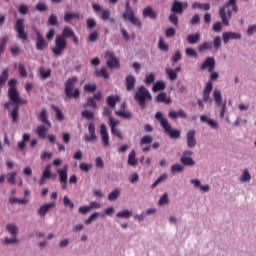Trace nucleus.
Returning <instances> with one entry per match:
<instances>
[{
  "instance_id": "1",
  "label": "nucleus",
  "mask_w": 256,
  "mask_h": 256,
  "mask_svg": "<svg viewBox=\"0 0 256 256\" xmlns=\"http://www.w3.org/2000/svg\"><path fill=\"white\" fill-rule=\"evenodd\" d=\"M8 102H5L4 109L6 111L11 110V105H14L13 109L10 112V117L13 123L19 121V105H27V100L21 98L19 91L17 90V80L10 79L8 81Z\"/></svg>"
},
{
  "instance_id": "2",
  "label": "nucleus",
  "mask_w": 256,
  "mask_h": 256,
  "mask_svg": "<svg viewBox=\"0 0 256 256\" xmlns=\"http://www.w3.org/2000/svg\"><path fill=\"white\" fill-rule=\"evenodd\" d=\"M155 119L159 121L161 127L164 129L165 133L169 135L170 139H179V137H181V130L173 129L169 125V120L163 116V112H156Z\"/></svg>"
},
{
  "instance_id": "3",
  "label": "nucleus",
  "mask_w": 256,
  "mask_h": 256,
  "mask_svg": "<svg viewBox=\"0 0 256 256\" xmlns=\"http://www.w3.org/2000/svg\"><path fill=\"white\" fill-rule=\"evenodd\" d=\"M77 81V76H74L69 78L65 82L64 93L68 99H79L81 97V90H79V88H75V85H77Z\"/></svg>"
},
{
  "instance_id": "4",
  "label": "nucleus",
  "mask_w": 256,
  "mask_h": 256,
  "mask_svg": "<svg viewBox=\"0 0 256 256\" xmlns=\"http://www.w3.org/2000/svg\"><path fill=\"white\" fill-rule=\"evenodd\" d=\"M232 5H237V0H228L223 6L219 9V17L222 21V24L225 27H229V21L231 20L232 13L229 9Z\"/></svg>"
},
{
  "instance_id": "5",
  "label": "nucleus",
  "mask_w": 256,
  "mask_h": 256,
  "mask_svg": "<svg viewBox=\"0 0 256 256\" xmlns=\"http://www.w3.org/2000/svg\"><path fill=\"white\" fill-rule=\"evenodd\" d=\"M135 101H138L141 109H145L147 107V104L145 103L148 99V101H151L153 97L151 96V93H149V90L145 88V86H140L134 96Z\"/></svg>"
},
{
  "instance_id": "6",
  "label": "nucleus",
  "mask_w": 256,
  "mask_h": 256,
  "mask_svg": "<svg viewBox=\"0 0 256 256\" xmlns=\"http://www.w3.org/2000/svg\"><path fill=\"white\" fill-rule=\"evenodd\" d=\"M67 49V39H64L61 36H56L55 38V47L52 48V53L55 57L63 55V51Z\"/></svg>"
},
{
  "instance_id": "7",
  "label": "nucleus",
  "mask_w": 256,
  "mask_h": 256,
  "mask_svg": "<svg viewBox=\"0 0 256 256\" xmlns=\"http://www.w3.org/2000/svg\"><path fill=\"white\" fill-rule=\"evenodd\" d=\"M14 29H15L16 33L18 34L17 35L18 39H20L21 41H28L29 36H28L27 32H25V20L18 19L16 21Z\"/></svg>"
},
{
  "instance_id": "8",
  "label": "nucleus",
  "mask_w": 256,
  "mask_h": 256,
  "mask_svg": "<svg viewBox=\"0 0 256 256\" xmlns=\"http://www.w3.org/2000/svg\"><path fill=\"white\" fill-rule=\"evenodd\" d=\"M122 17L124 21H130L132 25H135V27H138V29H141L142 23L141 20L135 16V12L132 10H125L122 14Z\"/></svg>"
},
{
  "instance_id": "9",
  "label": "nucleus",
  "mask_w": 256,
  "mask_h": 256,
  "mask_svg": "<svg viewBox=\"0 0 256 256\" xmlns=\"http://www.w3.org/2000/svg\"><path fill=\"white\" fill-rule=\"evenodd\" d=\"M105 59H107L106 65L109 67V69H119L121 66L119 63V58L115 56L114 52L106 51Z\"/></svg>"
},
{
  "instance_id": "10",
  "label": "nucleus",
  "mask_w": 256,
  "mask_h": 256,
  "mask_svg": "<svg viewBox=\"0 0 256 256\" xmlns=\"http://www.w3.org/2000/svg\"><path fill=\"white\" fill-rule=\"evenodd\" d=\"M187 7H189V3L174 0L171 6V11L172 13H176L177 15H181L183 14V11L187 9Z\"/></svg>"
},
{
  "instance_id": "11",
  "label": "nucleus",
  "mask_w": 256,
  "mask_h": 256,
  "mask_svg": "<svg viewBox=\"0 0 256 256\" xmlns=\"http://www.w3.org/2000/svg\"><path fill=\"white\" fill-rule=\"evenodd\" d=\"M192 155H193V151L191 150L184 151L180 159L182 165H184L185 167H193L195 165V160L191 158Z\"/></svg>"
},
{
  "instance_id": "12",
  "label": "nucleus",
  "mask_w": 256,
  "mask_h": 256,
  "mask_svg": "<svg viewBox=\"0 0 256 256\" xmlns=\"http://www.w3.org/2000/svg\"><path fill=\"white\" fill-rule=\"evenodd\" d=\"M196 135L197 131L195 129H191L186 133V144L189 149L197 147V138H195Z\"/></svg>"
},
{
  "instance_id": "13",
  "label": "nucleus",
  "mask_w": 256,
  "mask_h": 256,
  "mask_svg": "<svg viewBox=\"0 0 256 256\" xmlns=\"http://www.w3.org/2000/svg\"><path fill=\"white\" fill-rule=\"evenodd\" d=\"M100 137L102 145L104 147H110L111 143L109 142V132L107 131V125H105V123L100 125Z\"/></svg>"
},
{
  "instance_id": "14",
  "label": "nucleus",
  "mask_w": 256,
  "mask_h": 256,
  "mask_svg": "<svg viewBox=\"0 0 256 256\" xmlns=\"http://www.w3.org/2000/svg\"><path fill=\"white\" fill-rule=\"evenodd\" d=\"M88 132L90 135H84L85 143H93V141H97V134H95V124H93V122L88 124Z\"/></svg>"
},
{
  "instance_id": "15",
  "label": "nucleus",
  "mask_w": 256,
  "mask_h": 256,
  "mask_svg": "<svg viewBox=\"0 0 256 256\" xmlns=\"http://www.w3.org/2000/svg\"><path fill=\"white\" fill-rule=\"evenodd\" d=\"M201 71H205L208 69L209 73H213L215 71V58L207 57L200 66Z\"/></svg>"
},
{
  "instance_id": "16",
  "label": "nucleus",
  "mask_w": 256,
  "mask_h": 256,
  "mask_svg": "<svg viewBox=\"0 0 256 256\" xmlns=\"http://www.w3.org/2000/svg\"><path fill=\"white\" fill-rule=\"evenodd\" d=\"M211 91H213V82L208 81L203 90L204 103H212L213 102V99H211Z\"/></svg>"
},
{
  "instance_id": "17",
  "label": "nucleus",
  "mask_w": 256,
  "mask_h": 256,
  "mask_svg": "<svg viewBox=\"0 0 256 256\" xmlns=\"http://www.w3.org/2000/svg\"><path fill=\"white\" fill-rule=\"evenodd\" d=\"M49 47V43L45 41V38H43V34H40L39 32L36 33V49L37 51H43Z\"/></svg>"
},
{
  "instance_id": "18",
  "label": "nucleus",
  "mask_w": 256,
  "mask_h": 256,
  "mask_svg": "<svg viewBox=\"0 0 256 256\" xmlns=\"http://www.w3.org/2000/svg\"><path fill=\"white\" fill-rule=\"evenodd\" d=\"M222 39L224 43H229L231 39H234V40L241 39V34L237 32H224L222 34Z\"/></svg>"
},
{
  "instance_id": "19",
  "label": "nucleus",
  "mask_w": 256,
  "mask_h": 256,
  "mask_svg": "<svg viewBox=\"0 0 256 256\" xmlns=\"http://www.w3.org/2000/svg\"><path fill=\"white\" fill-rule=\"evenodd\" d=\"M126 91H133L135 89V84L137 83V79L133 75L126 76Z\"/></svg>"
},
{
  "instance_id": "20",
  "label": "nucleus",
  "mask_w": 256,
  "mask_h": 256,
  "mask_svg": "<svg viewBox=\"0 0 256 256\" xmlns=\"http://www.w3.org/2000/svg\"><path fill=\"white\" fill-rule=\"evenodd\" d=\"M53 207H55V203H47L42 205L38 210L40 217H45L47 213H49V210L53 209Z\"/></svg>"
},
{
  "instance_id": "21",
  "label": "nucleus",
  "mask_w": 256,
  "mask_h": 256,
  "mask_svg": "<svg viewBox=\"0 0 256 256\" xmlns=\"http://www.w3.org/2000/svg\"><path fill=\"white\" fill-rule=\"evenodd\" d=\"M143 17H149V19H152L155 21L157 19V12L151 8V6H148L144 8L142 12Z\"/></svg>"
},
{
  "instance_id": "22",
  "label": "nucleus",
  "mask_w": 256,
  "mask_h": 256,
  "mask_svg": "<svg viewBox=\"0 0 256 256\" xmlns=\"http://www.w3.org/2000/svg\"><path fill=\"white\" fill-rule=\"evenodd\" d=\"M39 121L44 123V125H46L48 128H51V121H49L47 109H42L39 115Z\"/></svg>"
},
{
  "instance_id": "23",
  "label": "nucleus",
  "mask_w": 256,
  "mask_h": 256,
  "mask_svg": "<svg viewBox=\"0 0 256 256\" xmlns=\"http://www.w3.org/2000/svg\"><path fill=\"white\" fill-rule=\"evenodd\" d=\"M69 165L65 164L62 169H58L57 173L59 175V181H67L68 178Z\"/></svg>"
},
{
  "instance_id": "24",
  "label": "nucleus",
  "mask_w": 256,
  "mask_h": 256,
  "mask_svg": "<svg viewBox=\"0 0 256 256\" xmlns=\"http://www.w3.org/2000/svg\"><path fill=\"white\" fill-rule=\"evenodd\" d=\"M168 115L170 119H177L178 117H180L181 119H187V113H185V110L183 109H180L178 112L170 111Z\"/></svg>"
},
{
  "instance_id": "25",
  "label": "nucleus",
  "mask_w": 256,
  "mask_h": 256,
  "mask_svg": "<svg viewBox=\"0 0 256 256\" xmlns=\"http://www.w3.org/2000/svg\"><path fill=\"white\" fill-rule=\"evenodd\" d=\"M72 19H83V16H81L79 12H76V13L66 12L64 15L65 23H70Z\"/></svg>"
},
{
  "instance_id": "26",
  "label": "nucleus",
  "mask_w": 256,
  "mask_h": 256,
  "mask_svg": "<svg viewBox=\"0 0 256 256\" xmlns=\"http://www.w3.org/2000/svg\"><path fill=\"white\" fill-rule=\"evenodd\" d=\"M51 167H52V165L48 164L44 168L43 173H42L43 179H55V177H57V174L51 173Z\"/></svg>"
},
{
  "instance_id": "27",
  "label": "nucleus",
  "mask_w": 256,
  "mask_h": 256,
  "mask_svg": "<svg viewBox=\"0 0 256 256\" xmlns=\"http://www.w3.org/2000/svg\"><path fill=\"white\" fill-rule=\"evenodd\" d=\"M50 129L51 128H49V126L47 125H41L37 127L36 133L38 137H40L41 139H45V137H47V131H49Z\"/></svg>"
},
{
  "instance_id": "28",
  "label": "nucleus",
  "mask_w": 256,
  "mask_h": 256,
  "mask_svg": "<svg viewBox=\"0 0 256 256\" xmlns=\"http://www.w3.org/2000/svg\"><path fill=\"white\" fill-rule=\"evenodd\" d=\"M9 79V69L5 68L2 70L0 75V95H1V87L7 83V80Z\"/></svg>"
},
{
  "instance_id": "29",
  "label": "nucleus",
  "mask_w": 256,
  "mask_h": 256,
  "mask_svg": "<svg viewBox=\"0 0 256 256\" xmlns=\"http://www.w3.org/2000/svg\"><path fill=\"white\" fill-rule=\"evenodd\" d=\"M192 9H200L201 11H209L211 9L210 3H200V2H194L192 4Z\"/></svg>"
},
{
  "instance_id": "30",
  "label": "nucleus",
  "mask_w": 256,
  "mask_h": 256,
  "mask_svg": "<svg viewBox=\"0 0 256 256\" xmlns=\"http://www.w3.org/2000/svg\"><path fill=\"white\" fill-rule=\"evenodd\" d=\"M121 98L116 95V96H108L107 99H106V103L109 107H111L112 109H115L118 101H120Z\"/></svg>"
},
{
  "instance_id": "31",
  "label": "nucleus",
  "mask_w": 256,
  "mask_h": 256,
  "mask_svg": "<svg viewBox=\"0 0 256 256\" xmlns=\"http://www.w3.org/2000/svg\"><path fill=\"white\" fill-rule=\"evenodd\" d=\"M187 41L190 45H195L201 41V34L199 33L189 34L187 36Z\"/></svg>"
},
{
  "instance_id": "32",
  "label": "nucleus",
  "mask_w": 256,
  "mask_h": 256,
  "mask_svg": "<svg viewBox=\"0 0 256 256\" xmlns=\"http://www.w3.org/2000/svg\"><path fill=\"white\" fill-rule=\"evenodd\" d=\"M213 98L218 107L223 105V96L221 95V90L215 89L213 92Z\"/></svg>"
},
{
  "instance_id": "33",
  "label": "nucleus",
  "mask_w": 256,
  "mask_h": 256,
  "mask_svg": "<svg viewBox=\"0 0 256 256\" xmlns=\"http://www.w3.org/2000/svg\"><path fill=\"white\" fill-rule=\"evenodd\" d=\"M157 103H165L166 105L171 104V98H167V94L165 92H161L156 97Z\"/></svg>"
},
{
  "instance_id": "34",
  "label": "nucleus",
  "mask_w": 256,
  "mask_h": 256,
  "mask_svg": "<svg viewBox=\"0 0 256 256\" xmlns=\"http://www.w3.org/2000/svg\"><path fill=\"white\" fill-rule=\"evenodd\" d=\"M75 34V31L69 26L64 27L62 30V35H58L59 37H63V39H69Z\"/></svg>"
},
{
  "instance_id": "35",
  "label": "nucleus",
  "mask_w": 256,
  "mask_h": 256,
  "mask_svg": "<svg viewBox=\"0 0 256 256\" xmlns=\"http://www.w3.org/2000/svg\"><path fill=\"white\" fill-rule=\"evenodd\" d=\"M128 165H131V167L137 165V153L135 150H132L128 155Z\"/></svg>"
},
{
  "instance_id": "36",
  "label": "nucleus",
  "mask_w": 256,
  "mask_h": 256,
  "mask_svg": "<svg viewBox=\"0 0 256 256\" xmlns=\"http://www.w3.org/2000/svg\"><path fill=\"white\" fill-rule=\"evenodd\" d=\"M6 231H8V233H11L12 237H17V233H19V228H17V225L15 224H7Z\"/></svg>"
},
{
  "instance_id": "37",
  "label": "nucleus",
  "mask_w": 256,
  "mask_h": 256,
  "mask_svg": "<svg viewBox=\"0 0 256 256\" xmlns=\"http://www.w3.org/2000/svg\"><path fill=\"white\" fill-rule=\"evenodd\" d=\"M47 25H50L51 27H59L57 15L51 14L48 18Z\"/></svg>"
},
{
  "instance_id": "38",
  "label": "nucleus",
  "mask_w": 256,
  "mask_h": 256,
  "mask_svg": "<svg viewBox=\"0 0 256 256\" xmlns=\"http://www.w3.org/2000/svg\"><path fill=\"white\" fill-rule=\"evenodd\" d=\"M166 84L163 81H157L152 87V91L157 93V91H165Z\"/></svg>"
},
{
  "instance_id": "39",
  "label": "nucleus",
  "mask_w": 256,
  "mask_h": 256,
  "mask_svg": "<svg viewBox=\"0 0 256 256\" xmlns=\"http://www.w3.org/2000/svg\"><path fill=\"white\" fill-rule=\"evenodd\" d=\"M51 108L56 113V119L58 121H63L65 119V115H63V111H61V109H59L58 106L52 105Z\"/></svg>"
},
{
  "instance_id": "40",
  "label": "nucleus",
  "mask_w": 256,
  "mask_h": 256,
  "mask_svg": "<svg viewBox=\"0 0 256 256\" xmlns=\"http://www.w3.org/2000/svg\"><path fill=\"white\" fill-rule=\"evenodd\" d=\"M115 115L122 117V119H133V114L131 112H125L123 110L115 111Z\"/></svg>"
},
{
  "instance_id": "41",
  "label": "nucleus",
  "mask_w": 256,
  "mask_h": 256,
  "mask_svg": "<svg viewBox=\"0 0 256 256\" xmlns=\"http://www.w3.org/2000/svg\"><path fill=\"white\" fill-rule=\"evenodd\" d=\"M119 195H121V190L115 189L109 193L108 200L109 201H117V199H119Z\"/></svg>"
},
{
  "instance_id": "42",
  "label": "nucleus",
  "mask_w": 256,
  "mask_h": 256,
  "mask_svg": "<svg viewBox=\"0 0 256 256\" xmlns=\"http://www.w3.org/2000/svg\"><path fill=\"white\" fill-rule=\"evenodd\" d=\"M207 49H213V42H204L198 46V51L200 53L207 51Z\"/></svg>"
},
{
  "instance_id": "43",
  "label": "nucleus",
  "mask_w": 256,
  "mask_h": 256,
  "mask_svg": "<svg viewBox=\"0 0 256 256\" xmlns=\"http://www.w3.org/2000/svg\"><path fill=\"white\" fill-rule=\"evenodd\" d=\"M81 115L84 119H88V121L95 119V112L91 110H84L81 112Z\"/></svg>"
},
{
  "instance_id": "44",
  "label": "nucleus",
  "mask_w": 256,
  "mask_h": 256,
  "mask_svg": "<svg viewBox=\"0 0 256 256\" xmlns=\"http://www.w3.org/2000/svg\"><path fill=\"white\" fill-rule=\"evenodd\" d=\"M84 107H90L91 109H97V102H95V98L88 97Z\"/></svg>"
},
{
  "instance_id": "45",
  "label": "nucleus",
  "mask_w": 256,
  "mask_h": 256,
  "mask_svg": "<svg viewBox=\"0 0 256 256\" xmlns=\"http://www.w3.org/2000/svg\"><path fill=\"white\" fill-rule=\"evenodd\" d=\"M158 49H160V51H164L165 53L169 51V45L165 43V40H163L162 37L159 38Z\"/></svg>"
},
{
  "instance_id": "46",
  "label": "nucleus",
  "mask_w": 256,
  "mask_h": 256,
  "mask_svg": "<svg viewBox=\"0 0 256 256\" xmlns=\"http://www.w3.org/2000/svg\"><path fill=\"white\" fill-rule=\"evenodd\" d=\"M97 77H103L104 79H109V72H107V68L102 67L100 70H96Z\"/></svg>"
},
{
  "instance_id": "47",
  "label": "nucleus",
  "mask_w": 256,
  "mask_h": 256,
  "mask_svg": "<svg viewBox=\"0 0 256 256\" xmlns=\"http://www.w3.org/2000/svg\"><path fill=\"white\" fill-rule=\"evenodd\" d=\"M151 143H153V137L149 136V135H145L141 138L140 140V145H151Z\"/></svg>"
},
{
  "instance_id": "48",
  "label": "nucleus",
  "mask_w": 256,
  "mask_h": 256,
  "mask_svg": "<svg viewBox=\"0 0 256 256\" xmlns=\"http://www.w3.org/2000/svg\"><path fill=\"white\" fill-rule=\"evenodd\" d=\"M166 74L168 75L170 81H175L177 79V71L171 68L166 69Z\"/></svg>"
},
{
  "instance_id": "49",
  "label": "nucleus",
  "mask_w": 256,
  "mask_h": 256,
  "mask_svg": "<svg viewBox=\"0 0 256 256\" xmlns=\"http://www.w3.org/2000/svg\"><path fill=\"white\" fill-rule=\"evenodd\" d=\"M116 217H118L119 219H129V217H131V212L129 210H123L121 212H118L116 214Z\"/></svg>"
},
{
  "instance_id": "50",
  "label": "nucleus",
  "mask_w": 256,
  "mask_h": 256,
  "mask_svg": "<svg viewBox=\"0 0 256 256\" xmlns=\"http://www.w3.org/2000/svg\"><path fill=\"white\" fill-rule=\"evenodd\" d=\"M84 91H86V93H95L97 91V84L84 85Z\"/></svg>"
},
{
  "instance_id": "51",
  "label": "nucleus",
  "mask_w": 256,
  "mask_h": 256,
  "mask_svg": "<svg viewBox=\"0 0 256 256\" xmlns=\"http://www.w3.org/2000/svg\"><path fill=\"white\" fill-rule=\"evenodd\" d=\"M63 205L64 207H69V209H75V204L69 199V196H64Z\"/></svg>"
},
{
  "instance_id": "52",
  "label": "nucleus",
  "mask_w": 256,
  "mask_h": 256,
  "mask_svg": "<svg viewBox=\"0 0 256 256\" xmlns=\"http://www.w3.org/2000/svg\"><path fill=\"white\" fill-rule=\"evenodd\" d=\"M185 167H183V165L181 164H173L171 166V171L172 173H182V171H184Z\"/></svg>"
},
{
  "instance_id": "53",
  "label": "nucleus",
  "mask_w": 256,
  "mask_h": 256,
  "mask_svg": "<svg viewBox=\"0 0 256 256\" xmlns=\"http://www.w3.org/2000/svg\"><path fill=\"white\" fill-rule=\"evenodd\" d=\"M15 177H17V172H10L7 174V182L10 185H15Z\"/></svg>"
},
{
  "instance_id": "54",
  "label": "nucleus",
  "mask_w": 256,
  "mask_h": 256,
  "mask_svg": "<svg viewBox=\"0 0 256 256\" xmlns=\"http://www.w3.org/2000/svg\"><path fill=\"white\" fill-rule=\"evenodd\" d=\"M99 217V213L94 212L92 213L88 219H86L84 221L85 225H91V223H93V221H95V219H97Z\"/></svg>"
},
{
  "instance_id": "55",
  "label": "nucleus",
  "mask_w": 256,
  "mask_h": 256,
  "mask_svg": "<svg viewBox=\"0 0 256 256\" xmlns=\"http://www.w3.org/2000/svg\"><path fill=\"white\" fill-rule=\"evenodd\" d=\"M169 21H170V23H172V25H175V26L179 25V17L177 16V14L175 12H173L169 16Z\"/></svg>"
},
{
  "instance_id": "56",
  "label": "nucleus",
  "mask_w": 256,
  "mask_h": 256,
  "mask_svg": "<svg viewBox=\"0 0 256 256\" xmlns=\"http://www.w3.org/2000/svg\"><path fill=\"white\" fill-rule=\"evenodd\" d=\"M167 179V174H162L160 177L157 178V180L151 185V189H155L157 185H159L162 181H165Z\"/></svg>"
},
{
  "instance_id": "57",
  "label": "nucleus",
  "mask_w": 256,
  "mask_h": 256,
  "mask_svg": "<svg viewBox=\"0 0 256 256\" xmlns=\"http://www.w3.org/2000/svg\"><path fill=\"white\" fill-rule=\"evenodd\" d=\"M98 39H99V32L97 31L90 33L88 36V41H90V43H95V41H97Z\"/></svg>"
},
{
  "instance_id": "58",
  "label": "nucleus",
  "mask_w": 256,
  "mask_h": 256,
  "mask_svg": "<svg viewBox=\"0 0 256 256\" xmlns=\"http://www.w3.org/2000/svg\"><path fill=\"white\" fill-rule=\"evenodd\" d=\"M102 21H109V18L111 17V11L109 9L102 10Z\"/></svg>"
},
{
  "instance_id": "59",
  "label": "nucleus",
  "mask_w": 256,
  "mask_h": 256,
  "mask_svg": "<svg viewBox=\"0 0 256 256\" xmlns=\"http://www.w3.org/2000/svg\"><path fill=\"white\" fill-rule=\"evenodd\" d=\"M169 203V196L167 193H164L162 197L159 199L158 205L163 206Z\"/></svg>"
},
{
  "instance_id": "60",
  "label": "nucleus",
  "mask_w": 256,
  "mask_h": 256,
  "mask_svg": "<svg viewBox=\"0 0 256 256\" xmlns=\"http://www.w3.org/2000/svg\"><path fill=\"white\" fill-rule=\"evenodd\" d=\"M36 11H39L40 13H43L44 11H47V5L45 3L39 2L35 6Z\"/></svg>"
},
{
  "instance_id": "61",
  "label": "nucleus",
  "mask_w": 256,
  "mask_h": 256,
  "mask_svg": "<svg viewBox=\"0 0 256 256\" xmlns=\"http://www.w3.org/2000/svg\"><path fill=\"white\" fill-rule=\"evenodd\" d=\"M175 34H176V31H175V28L173 27L167 28L165 31V36L167 38L175 37Z\"/></svg>"
},
{
  "instance_id": "62",
  "label": "nucleus",
  "mask_w": 256,
  "mask_h": 256,
  "mask_svg": "<svg viewBox=\"0 0 256 256\" xmlns=\"http://www.w3.org/2000/svg\"><path fill=\"white\" fill-rule=\"evenodd\" d=\"M18 71L21 77H27V69L25 68V65L19 64Z\"/></svg>"
},
{
  "instance_id": "63",
  "label": "nucleus",
  "mask_w": 256,
  "mask_h": 256,
  "mask_svg": "<svg viewBox=\"0 0 256 256\" xmlns=\"http://www.w3.org/2000/svg\"><path fill=\"white\" fill-rule=\"evenodd\" d=\"M145 83L146 85H151V83H155V74L150 73L148 76H146Z\"/></svg>"
},
{
  "instance_id": "64",
  "label": "nucleus",
  "mask_w": 256,
  "mask_h": 256,
  "mask_svg": "<svg viewBox=\"0 0 256 256\" xmlns=\"http://www.w3.org/2000/svg\"><path fill=\"white\" fill-rule=\"evenodd\" d=\"M40 75L42 79H49V77H51V69H48L46 71L43 69H40Z\"/></svg>"
}]
</instances>
